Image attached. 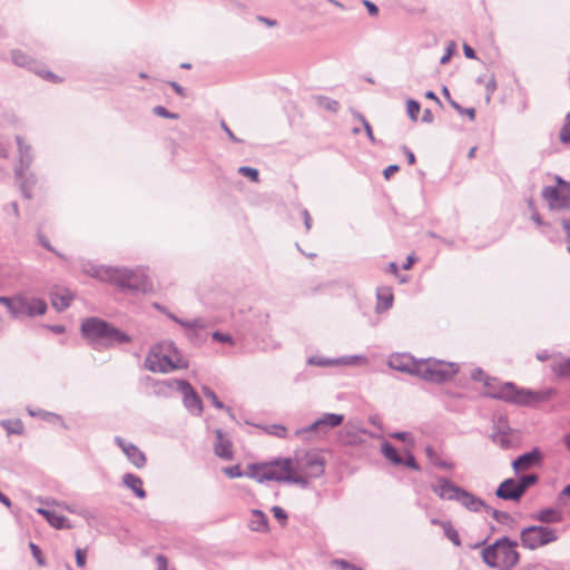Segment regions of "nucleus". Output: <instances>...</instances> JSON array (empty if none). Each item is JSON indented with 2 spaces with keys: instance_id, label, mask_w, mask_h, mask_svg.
I'll return each instance as SVG.
<instances>
[{
  "instance_id": "obj_58",
  "label": "nucleus",
  "mask_w": 570,
  "mask_h": 570,
  "mask_svg": "<svg viewBox=\"0 0 570 570\" xmlns=\"http://www.w3.org/2000/svg\"><path fill=\"white\" fill-rule=\"evenodd\" d=\"M335 563L340 566L342 570H363L362 568H358L346 560H336Z\"/></svg>"
},
{
  "instance_id": "obj_61",
  "label": "nucleus",
  "mask_w": 570,
  "mask_h": 570,
  "mask_svg": "<svg viewBox=\"0 0 570 570\" xmlns=\"http://www.w3.org/2000/svg\"><path fill=\"white\" fill-rule=\"evenodd\" d=\"M363 4L366 7V9L371 16L377 14L379 8L375 3H373L370 0H363Z\"/></svg>"
},
{
  "instance_id": "obj_29",
  "label": "nucleus",
  "mask_w": 570,
  "mask_h": 570,
  "mask_svg": "<svg viewBox=\"0 0 570 570\" xmlns=\"http://www.w3.org/2000/svg\"><path fill=\"white\" fill-rule=\"evenodd\" d=\"M383 455L393 464L401 465L403 463V456L400 455L397 449L389 442L382 444Z\"/></svg>"
},
{
  "instance_id": "obj_41",
  "label": "nucleus",
  "mask_w": 570,
  "mask_h": 570,
  "mask_svg": "<svg viewBox=\"0 0 570 570\" xmlns=\"http://www.w3.org/2000/svg\"><path fill=\"white\" fill-rule=\"evenodd\" d=\"M307 363L309 365H314V366H321V367H324V366H328V365H333V364H337L338 361L336 360H332V358H325V357H321V356H311L308 360H307Z\"/></svg>"
},
{
  "instance_id": "obj_56",
  "label": "nucleus",
  "mask_w": 570,
  "mask_h": 570,
  "mask_svg": "<svg viewBox=\"0 0 570 570\" xmlns=\"http://www.w3.org/2000/svg\"><path fill=\"white\" fill-rule=\"evenodd\" d=\"M561 225L567 235V250L570 253V217L562 218Z\"/></svg>"
},
{
  "instance_id": "obj_3",
  "label": "nucleus",
  "mask_w": 570,
  "mask_h": 570,
  "mask_svg": "<svg viewBox=\"0 0 570 570\" xmlns=\"http://www.w3.org/2000/svg\"><path fill=\"white\" fill-rule=\"evenodd\" d=\"M80 332L95 348H112L131 342V337L127 333L96 316L83 320Z\"/></svg>"
},
{
  "instance_id": "obj_21",
  "label": "nucleus",
  "mask_w": 570,
  "mask_h": 570,
  "mask_svg": "<svg viewBox=\"0 0 570 570\" xmlns=\"http://www.w3.org/2000/svg\"><path fill=\"white\" fill-rule=\"evenodd\" d=\"M37 512L41 514L48 521V523L56 529L61 530L71 528L70 521L65 515L57 514L55 511L43 508L37 509Z\"/></svg>"
},
{
  "instance_id": "obj_42",
  "label": "nucleus",
  "mask_w": 570,
  "mask_h": 570,
  "mask_svg": "<svg viewBox=\"0 0 570 570\" xmlns=\"http://www.w3.org/2000/svg\"><path fill=\"white\" fill-rule=\"evenodd\" d=\"M406 109H407L409 117L413 121H416L419 112H420V109H421V105L416 100H414V99H409L406 101Z\"/></svg>"
},
{
  "instance_id": "obj_28",
  "label": "nucleus",
  "mask_w": 570,
  "mask_h": 570,
  "mask_svg": "<svg viewBox=\"0 0 570 570\" xmlns=\"http://www.w3.org/2000/svg\"><path fill=\"white\" fill-rule=\"evenodd\" d=\"M425 454L428 456V459L431 461V463L433 465H435L436 468L439 469H442V470H452L454 468V463L453 462H450V461H446V460H443L441 459L436 451L434 450L433 446L431 445H428L425 448Z\"/></svg>"
},
{
  "instance_id": "obj_54",
  "label": "nucleus",
  "mask_w": 570,
  "mask_h": 570,
  "mask_svg": "<svg viewBox=\"0 0 570 570\" xmlns=\"http://www.w3.org/2000/svg\"><path fill=\"white\" fill-rule=\"evenodd\" d=\"M485 90H487V101L491 99V96L497 90V80L494 76H492L487 82H485Z\"/></svg>"
},
{
  "instance_id": "obj_13",
  "label": "nucleus",
  "mask_w": 570,
  "mask_h": 570,
  "mask_svg": "<svg viewBox=\"0 0 570 570\" xmlns=\"http://www.w3.org/2000/svg\"><path fill=\"white\" fill-rule=\"evenodd\" d=\"M297 468L311 478H320L325 471V459L316 451L305 452L296 458Z\"/></svg>"
},
{
  "instance_id": "obj_18",
  "label": "nucleus",
  "mask_w": 570,
  "mask_h": 570,
  "mask_svg": "<svg viewBox=\"0 0 570 570\" xmlns=\"http://www.w3.org/2000/svg\"><path fill=\"white\" fill-rule=\"evenodd\" d=\"M214 453L223 460H232L234 456L233 443L220 429L215 430Z\"/></svg>"
},
{
  "instance_id": "obj_51",
  "label": "nucleus",
  "mask_w": 570,
  "mask_h": 570,
  "mask_svg": "<svg viewBox=\"0 0 570 570\" xmlns=\"http://www.w3.org/2000/svg\"><path fill=\"white\" fill-rule=\"evenodd\" d=\"M401 465H405L414 471H420V469H421L419 463L416 462L414 455L409 452L406 454V458L403 459V463Z\"/></svg>"
},
{
  "instance_id": "obj_45",
  "label": "nucleus",
  "mask_w": 570,
  "mask_h": 570,
  "mask_svg": "<svg viewBox=\"0 0 570 570\" xmlns=\"http://www.w3.org/2000/svg\"><path fill=\"white\" fill-rule=\"evenodd\" d=\"M153 112L158 116V117H163V118H167V119H173V120H176L179 118V115L176 114V112H171L169 111L167 108H165L164 106H155L153 108Z\"/></svg>"
},
{
  "instance_id": "obj_11",
  "label": "nucleus",
  "mask_w": 570,
  "mask_h": 570,
  "mask_svg": "<svg viewBox=\"0 0 570 570\" xmlns=\"http://www.w3.org/2000/svg\"><path fill=\"white\" fill-rule=\"evenodd\" d=\"M541 195L550 210L559 212L570 208V184L559 176L556 177V185L546 186Z\"/></svg>"
},
{
  "instance_id": "obj_57",
  "label": "nucleus",
  "mask_w": 570,
  "mask_h": 570,
  "mask_svg": "<svg viewBox=\"0 0 570 570\" xmlns=\"http://www.w3.org/2000/svg\"><path fill=\"white\" fill-rule=\"evenodd\" d=\"M75 554H76V563H77V566L80 567V568L85 567L86 558H87L86 550L77 549Z\"/></svg>"
},
{
  "instance_id": "obj_37",
  "label": "nucleus",
  "mask_w": 570,
  "mask_h": 570,
  "mask_svg": "<svg viewBox=\"0 0 570 570\" xmlns=\"http://www.w3.org/2000/svg\"><path fill=\"white\" fill-rule=\"evenodd\" d=\"M552 371L557 376L568 377L570 376V357L566 358L552 366Z\"/></svg>"
},
{
  "instance_id": "obj_5",
  "label": "nucleus",
  "mask_w": 570,
  "mask_h": 570,
  "mask_svg": "<svg viewBox=\"0 0 570 570\" xmlns=\"http://www.w3.org/2000/svg\"><path fill=\"white\" fill-rule=\"evenodd\" d=\"M145 367L154 373H169L187 368L188 362L184 358L176 344L166 340L153 345L146 356Z\"/></svg>"
},
{
  "instance_id": "obj_19",
  "label": "nucleus",
  "mask_w": 570,
  "mask_h": 570,
  "mask_svg": "<svg viewBox=\"0 0 570 570\" xmlns=\"http://www.w3.org/2000/svg\"><path fill=\"white\" fill-rule=\"evenodd\" d=\"M14 179L19 186V189L21 191V195L26 199L32 198V189L36 186L38 179L33 171L30 169H24L21 174V176H14Z\"/></svg>"
},
{
  "instance_id": "obj_14",
  "label": "nucleus",
  "mask_w": 570,
  "mask_h": 570,
  "mask_svg": "<svg viewBox=\"0 0 570 570\" xmlns=\"http://www.w3.org/2000/svg\"><path fill=\"white\" fill-rule=\"evenodd\" d=\"M491 439L502 449H510L513 445V431L510 429L505 416L500 415L494 421Z\"/></svg>"
},
{
  "instance_id": "obj_12",
  "label": "nucleus",
  "mask_w": 570,
  "mask_h": 570,
  "mask_svg": "<svg viewBox=\"0 0 570 570\" xmlns=\"http://www.w3.org/2000/svg\"><path fill=\"white\" fill-rule=\"evenodd\" d=\"M175 383L177 391H179L183 395V403L186 410L191 415H202L204 410L203 401L191 384L186 380H176Z\"/></svg>"
},
{
  "instance_id": "obj_20",
  "label": "nucleus",
  "mask_w": 570,
  "mask_h": 570,
  "mask_svg": "<svg viewBox=\"0 0 570 570\" xmlns=\"http://www.w3.org/2000/svg\"><path fill=\"white\" fill-rule=\"evenodd\" d=\"M344 421V415L336 413H325L322 417L312 423L305 432L320 431L323 428H336Z\"/></svg>"
},
{
  "instance_id": "obj_64",
  "label": "nucleus",
  "mask_w": 570,
  "mask_h": 570,
  "mask_svg": "<svg viewBox=\"0 0 570 570\" xmlns=\"http://www.w3.org/2000/svg\"><path fill=\"white\" fill-rule=\"evenodd\" d=\"M256 20L266 24L267 27H275L277 24V21L274 19L266 18L264 16H257Z\"/></svg>"
},
{
  "instance_id": "obj_16",
  "label": "nucleus",
  "mask_w": 570,
  "mask_h": 570,
  "mask_svg": "<svg viewBox=\"0 0 570 570\" xmlns=\"http://www.w3.org/2000/svg\"><path fill=\"white\" fill-rule=\"evenodd\" d=\"M495 495L505 501L519 502L523 494L520 491L517 479L508 478L503 480L495 490Z\"/></svg>"
},
{
  "instance_id": "obj_31",
  "label": "nucleus",
  "mask_w": 570,
  "mask_h": 570,
  "mask_svg": "<svg viewBox=\"0 0 570 570\" xmlns=\"http://www.w3.org/2000/svg\"><path fill=\"white\" fill-rule=\"evenodd\" d=\"M205 397L212 401L213 405L218 410H225L228 415L234 419V414L230 407L225 406V404L217 397L216 393L208 386H203L202 389Z\"/></svg>"
},
{
  "instance_id": "obj_43",
  "label": "nucleus",
  "mask_w": 570,
  "mask_h": 570,
  "mask_svg": "<svg viewBox=\"0 0 570 570\" xmlns=\"http://www.w3.org/2000/svg\"><path fill=\"white\" fill-rule=\"evenodd\" d=\"M238 174L244 177H248L252 181L257 183L259 180V173L256 168L242 166L238 168Z\"/></svg>"
},
{
  "instance_id": "obj_23",
  "label": "nucleus",
  "mask_w": 570,
  "mask_h": 570,
  "mask_svg": "<svg viewBox=\"0 0 570 570\" xmlns=\"http://www.w3.org/2000/svg\"><path fill=\"white\" fill-rule=\"evenodd\" d=\"M10 55H11V60L16 66L27 68L30 70H35L37 73L40 75V72L38 70H36V61L31 57H29L27 53L22 52L19 49H16V50H12Z\"/></svg>"
},
{
  "instance_id": "obj_1",
  "label": "nucleus",
  "mask_w": 570,
  "mask_h": 570,
  "mask_svg": "<svg viewBox=\"0 0 570 570\" xmlns=\"http://www.w3.org/2000/svg\"><path fill=\"white\" fill-rule=\"evenodd\" d=\"M392 370L421 377L422 380L441 384L453 379L459 372L456 363L444 362L436 358L415 360L407 354H395L389 358Z\"/></svg>"
},
{
  "instance_id": "obj_39",
  "label": "nucleus",
  "mask_w": 570,
  "mask_h": 570,
  "mask_svg": "<svg viewBox=\"0 0 570 570\" xmlns=\"http://www.w3.org/2000/svg\"><path fill=\"white\" fill-rule=\"evenodd\" d=\"M193 324V331L199 332V343H202L205 340L204 331L208 326V322L203 317H197L191 320Z\"/></svg>"
},
{
  "instance_id": "obj_8",
  "label": "nucleus",
  "mask_w": 570,
  "mask_h": 570,
  "mask_svg": "<svg viewBox=\"0 0 570 570\" xmlns=\"http://www.w3.org/2000/svg\"><path fill=\"white\" fill-rule=\"evenodd\" d=\"M553 390L534 392L528 389H519L515 384L507 382L491 390L489 395L493 399L503 400L518 405H533L535 403L549 400Z\"/></svg>"
},
{
  "instance_id": "obj_38",
  "label": "nucleus",
  "mask_w": 570,
  "mask_h": 570,
  "mask_svg": "<svg viewBox=\"0 0 570 570\" xmlns=\"http://www.w3.org/2000/svg\"><path fill=\"white\" fill-rule=\"evenodd\" d=\"M28 413L31 415V416H39L41 417L42 420L45 421H48V422H51V423H55V422H58V421H61V416L56 414V413H52V412H47V411H43V410H31V409H28Z\"/></svg>"
},
{
  "instance_id": "obj_30",
  "label": "nucleus",
  "mask_w": 570,
  "mask_h": 570,
  "mask_svg": "<svg viewBox=\"0 0 570 570\" xmlns=\"http://www.w3.org/2000/svg\"><path fill=\"white\" fill-rule=\"evenodd\" d=\"M487 513H489L498 523L504 524V525H511L514 522L513 517L505 511H500L497 509H493L487 504L485 510Z\"/></svg>"
},
{
  "instance_id": "obj_46",
  "label": "nucleus",
  "mask_w": 570,
  "mask_h": 570,
  "mask_svg": "<svg viewBox=\"0 0 570 570\" xmlns=\"http://www.w3.org/2000/svg\"><path fill=\"white\" fill-rule=\"evenodd\" d=\"M450 105L454 108L459 114L466 115L471 120L475 118V109L474 108H464L455 100H450Z\"/></svg>"
},
{
  "instance_id": "obj_49",
  "label": "nucleus",
  "mask_w": 570,
  "mask_h": 570,
  "mask_svg": "<svg viewBox=\"0 0 570 570\" xmlns=\"http://www.w3.org/2000/svg\"><path fill=\"white\" fill-rule=\"evenodd\" d=\"M212 337L214 341H217V342H220V343H227V344H230V345H234L235 341L233 338V336L228 333H223L220 331H215L213 334H212Z\"/></svg>"
},
{
  "instance_id": "obj_27",
  "label": "nucleus",
  "mask_w": 570,
  "mask_h": 570,
  "mask_svg": "<svg viewBox=\"0 0 570 570\" xmlns=\"http://www.w3.org/2000/svg\"><path fill=\"white\" fill-rule=\"evenodd\" d=\"M533 518L542 523L560 522L562 513L553 508H546L540 510Z\"/></svg>"
},
{
  "instance_id": "obj_55",
  "label": "nucleus",
  "mask_w": 570,
  "mask_h": 570,
  "mask_svg": "<svg viewBox=\"0 0 570 570\" xmlns=\"http://www.w3.org/2000/svg\"><path fill=\"white\" fill-rule=\"evenodd\" d=\"M272 511H273L275 519H277L281 523L286 522L287 513L285 512V510L283 508L275 505V507H273Z\"/></svg>"
},
{
  "instance_id": "obj_4",
  "label": "nucleus",
  "mask_w": 570,
  "mask_h": 570,
  "mask_svg": "<svg viewBox=\"0 0 570 570\" xmlns=\"http://www.w3.org/2000/svg\"><path fill=\"white\" fill-rule=\"evenodd\" d=\"M246 474L248 478L254 479L259 483L265 481H278L295 483L303 489L308 487V480L306 478L293 472L291 459L276 460L272 464L252 463L248 465Z\"/></svg>"
},
{
  "instance_id": "obj_26",
  "label": "nucleus",
  "mask_w": 570,
  "mask_h": 570,
  "mask_svg": "<svg viewBox=\"0 0 570 570\" xmlns=\"http://www.w3.org/2000/svg\"><path fill=\"white\" fill-rule=\"evenodd\" d=\"M249 528L253 531L264 532L268 529V519L261 510H253Z\"/></svg>"
},
{
  "instance_id": "obj_36",
  "label": "nucleus",
  "mask_w": 570,
  "mask_h": 570,
  "mask_svg": "<svg viewBox=\"0 0 570 570\" xmlns=\"http://www.w3.org/2000/svg\"><path fill=\"white\" fill-rule=\"evenodd\" d=\"M444 535L455 546H461V539L459 532L451 525V523H442Z\"/></svg>"
},
{
  "instance_id": "obj_62",
  "label": "nucleus",
  "mask_w": 570,
  "mask_h": 570,
  "mask_svg": "<svg viewBox=\"0 0 570 570\" xmlns=\"http://www.w3.org/2000/svg\"><path fill=\"white\" fill-rule=\"evenodd\" d=\"M302 217L304 219V225L306 227V230H309L312 227V218L307 209L302 210Z\"/></svg>"
},
{
  "instance_id": "obj_34",
  "label": "nucleus",
  "mask_w": 570,
  "mask_h": 570,
  "mask_svg": "<svg viewBox=\"0 0 570 570\" xmlns=\"http://www.w3.org/2000/svg\"><path fill=\"white\" fill-rule=\"evenodd\" d=\"M392 304H393V295L391 293H386V294L379 293L377 294V304L375 307L377 313L386 312L387 309H390L392 307Z\"/></svg>"
},
{
  "instance_id": "obj_35",
  "label": "nucleus",
  "mask_w": 570,
  "mask_h": 570,
  "mask_svg": "<svg viewBox=\"0 0 570 570\" xmlns=\"http://www.w3.org/2000/svg\"><path fill=\"white\" fill-rule=\"evenodd\" d=\"M315 101L318 107H321L325 110L332 111V112H336L340 107L338 101H336L332 98L325 97V96H316Z\"/></svg>"
},
{
  "instance_id": "obj_33",
  "label": "nucleus",
  "mask_w": 570,
  "mask_h": 570,
  "mask_svg": "<svg viewBox=\"0 0 570 570\" xmlns=\"http://www.w3.org/2000/svg\"><path fill=\"white\" fill-rule=\"evenodd\" d=\"M520 491L524 495L527 490L539 482V476L535 473L523 474L517 478Z\"/></svg>"
},
{
  "instance_id": "obj_52",
  "label": "nucleus",
  "mask_w": 570,
  "mask_h": 570,
  "mask_svg": "<svg viewBox=\"0 0 570 570\" xmlns=\"http://www.w3.org/2000/svg\"><path fill=\"white\" fill-rule=\"evenodd\" d=\"M267 432L269 434H273L277 438H285L286 436V428L283 426V425H277V424H274V425H271L268 429H267Z\"/></svg>"
},
{
  "instance_id": "obj_10",
  "label": "nucleus",
  "mask_w": 570,
  "mask_h": 570,
  "mask_svg": "<svg viewBox=\"0 0 570 570\" xmlns=\"http://www.w3.org/2000/svg\"><path fill=\"white\" fill-rule=\"evenodd\" d=\"M557 540L556 530L544 525H529L520 532L521 544L529 550H535Z\"/></svg>"
},
{
  "instance_id": "obj_24",
  "label": "nucleus",
  "mask_w": 570,
  "mask_h": 570,
  "mask_svg": "<svg viewBox=\"0 0 570 570\" xmlns=\"http://www.w3.org/2000/svg\"><path fill=\"white\" fill-rule=\"evenodd\" d=\"M124 453L136 468L141 469L145 466L146 455L135 444L127 445L124 449Z\"/></svg>"
},
{
  "instance_id": "obj_9",
  "label": "nucleus",
  "mask_w": 570,
  "mask_h": 570,
  "mask_svg": "<svg viewBox=\"0 0 570 570\" xmlns=\"http://www.w3.org/2000/svg\"><path fill=\"white\" fill-rule=\"evenodd\" d=\"M0 305H4L16 320L42 315L47 311V303L43 299L24 295L0 296Z\"/></svg>"
},
{
  "instance_id": "obj_22",
  "label": "nucleus",
  "mask_w": 570,
  "mask_h": 570,
  "mask_svg": "<svg viewBox=\"0 0 570 570\" xmlns=\"http://www.w3.org/2000/svg\"><path fill=\"white\" fill-rule=\"evenodd\" d=\"M122 483L129 488L139 499H145L147 493L142 488V480L134 473H126L122 476Z\"/></svg>"
},
{
  "instance_id": "obj_40",
  "label": "nucleus",
  "mask_w": 570,
  "mask_h": 570,
  "mask_svg": "<svg viewBox=\"0 0 570 570\" xmlns=\"http://www.w3.org/2000/svg\"><path fill=\"white\" fill-rule=\"evenodd\" d=\"M559 138L563 144L570 142V111L566 115L564 124L560 130Z\"/></svg>"
},
{
  "instance_id": "obj_53",
  "label": "nucleus",
  "mask_w": 570,
  "mask_h": 570,
  "mask_svg": "<svg viewBox=\"0 0 570 570\" xmlns=\"http://www.w3.org/2000/svg\"><path fill=\"white\" fill-rule=\"evenodd\" d=\"M356 117L360 119V121L362 122L363 127H364V130L368 137V139L371 141H375V138H374V135H373V131H372V127L370 125V122L365 119V117L361 114H356Z\"/></svg>"
},
{
  "instance_id": "obj_15",
  "label": "nucleus",
  "mask_w": 570,
  "mask_h": 570,
  "mask_svg": "<svg viewBox=\"0 0 570 570\" xmlns=\"http://www.w3.org/2000/svg\"><path fill=\"white\" fill-rule=\"evenodd\" d=\"M16 142L18 146V163L14 166L13 173L14 176H21L24 169H30L35 154L31 145L27 144L21 136H16Z\"/></svg>"
},
{
  "instance_id": "obj_47",
  "label": "nucleus",
  "mask_w": 570,
  "mask_h": 570,
  "mask_svg": "<svg viewBox=\"0 0 570 570\" xmlns=\"http://www.w3.org/2000/svg\"><path fill=\"white\" fill-rule=\"evenodd\" d=\"M29 548H30V551H31V554L32 557L35 558V560L37 561V563L40 566V567H43L46 566V560L42 556V551L40 549L39 546H37L36 543L33 542H30L29 543Z\"/></svg>"
},
{
  "instance_id": "obj_6",
  "label": "nucleus",
  "mask_w": 570,
  "mask_h": 570,
  "mask_svg": "<svg viewBox=\"0 0 570 570\" xmlns=\"http://www.w3.org/2000/svg\"><path fill=\"white\" fill-rule=\"evenodd\" d=\"M519 543L503 535L482 549V561L492 569L512 570L520 562Z\"/></svg>"
},
{
  "instance_id": "obj_44",
  "label": "nucleus",
  "mask_w": 570,
  "mask_h": 570,
  "mask_svg": "<svg viewBox=\"0 0 570 570\" xmlns=\"http://www.w3.org/2000/svg\"><path fill=\"white\" fill-rule=\"evenodd\" d=\"M471 379L476 382H484V385L492 387L491 379L483 372L482 368L478 367L471 372Z\"/></svg>"
},
{
  "instance_id": "obj_50",
  "label": "nucleus",
  "mask_w": 570,
  "mask_h": 570,
  "mask_svg": "<svg viewBox=\"0 0 570 570\" xmlns=\"http://www.w3.org/2000/svg\"><path fill=\"white\" fill-rule=\"evenodd\" d=\"M168 317L175 323L179 324L181 327L186 328L188 332L193 331L191 320H183L176 316L173 313H168Z\"/></svg>"
},
{
  "instance_id": "obj_60",
  "label": "nucleus",
  "mask_w": 570,
  "mask_h": 570,
  "mask_svg": "<svg viewBox=\"0 0 570 570\" xmlns=\"http://www.w3.org/2000/svg\"><path fill=\"white\" fill-rule=\"evenodd\" d=\"M399 170H400V167L397 165H390L384 169L383 175H384L385 179H390Z\"/></svg>"
},
{
  "instance_id": "obj_48",
  "label": "nucleus",
  "mask_w": 570,
  "mask_h": 570,
  "mask_svg": "<svg viewBox=\"0 0 570 570\" xmlns=\"http://www.w3.org/2000/svg\"><path fill=\"white\" fill-rule=\"evenodd\" d=\"M223 472L230 479H235V478H242L243 475H246L248 476L246 473H243V471L240 470V466L238 464L236 465H232V466H226L223 469Z\"/></svg>"
},
{
  "instance_id": "obj_32",
  "label": "nucleus",
  "mask_w": 570,
  "mask_h": 570,
  "mask_svg": "<svg viewBox=\"0 0 570 570\" xmlns=\"http://www.w3.org/2000/svg\"><path fill=\"white\" fill-rule=\"evenodd\" d=\"M1 426L7 431L9 435L17 434L20 435L23 433V423L21 420H2L0 422Z\"/></svg>"
},
{
  "instance_id": "obj_17",
  "label": "nucleus",
  "mask_w": 570,
  "mask_h": 570,
  "mask_svg": "<svg viewBox=\"0 0 570 570\" xmlns=\"http://www.w3.org/2000/svg\"><path fill=\"white\" fill-rule=\"evenodd\" d=\"M541 460L542 455L540 450L534 448L513 460L512 468L515 473H519L520 471H524L540 464Z\"/></svg>"
},
{
  "instance_id": "obj_2",
  "label": "nucleus",
  "mask_w": 570,
  "mask_h": 570,
  "mask_svg": "<svg viewBox=\"0 0 570 570\" xmlns=\"http://www.w3.org/2000/svg\"><path fill=\"white\" fill-rule=\"evenodd\" d=\"M83 272L101 282H109L122 289L146 293L151 288L148 277L140 269L111 266H89Z\"/></svg>"
},
{
  "instance_id": "obj_7",
  "label": "nucleus",
  "mask_w": 570,
  "mask_h": 570,
  "mask_svg": "<svg viewBox=\"0 0 570 570\" xmlns=\"http://www.w3.org/2000/svg\"><path fill=\"white\" fill-rule=\"evenodd\" d=\"M438 483L431 485V490L442 500L456 501L471 512L485 510L487 503L472 492L456 485L450 479L439 476Z\"/></svg>"
},
{
  "instance_id": "obj_25",
  "label": "nucleus",
  "mask_w": 570,
  "mask_h": 570,
  "mask_svg": "<svg viewBox=\"0 0 570 570\" xmlns=\"http://www.w3.org/2000/svg\"><path fill=\"white\" fill-rule=\"evenodd\" d=\"M72 295L68 291H55L51 293V303L57 311H63L69 307Z\"/></svg>"
},
{
  "instance_id": "obj_63",
  "label": "nucleus",
  "mask_w": 570,
  "mask_h": 570,
  "mask_svg": "<svg viewBox=\"0 0 570 570\" xmlns=\"http://www.w3.org/2000/svg\"><path fill=\"white\" fill-rule=\"evenodd\" d=\"M463 52H464V56L469 59L476 58L475 50L466 43L463 45Z\"/></svg>"
},
{
  "instance_id": "obj_59",
  "label": "nucleus",
  "mask_w": 570,
  "mask_h": 570,
  "mask_svg": "<svg viewBox=\"0 0 570 570\" xmlns=\"http://www.w3.org/2000/svg\"><path fill=\"white\" fill-rule=\"evenodd\" d=\"M220 127L227 134V136L229 137L230 140H233L234 142L240 141V139L234 135V132L230 130V128L227 126V124L224 120L220 121Z\"/></svg>"
}]
</instances>
